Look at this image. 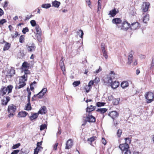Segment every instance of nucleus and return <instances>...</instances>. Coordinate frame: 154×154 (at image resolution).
<instances>
[{
	"instance_id": "6e6d98bb",
	"label": "nucleus",
	"mask_w": 154,
	"mask_h": 154,
	"mask_svg": "<svg viewBox=\"0 0 154 154\" xmlns=\"http://www.w3.org/2000/svg\"><path fill=\"white\" fill-rule=\"evenodd\" d=\"M61 133V130L60 127H59L58 128V131L57 133V136L60 135Z\"/></svg>"
},
{
	"instance_id": "774afa93",
	"label": "nucleus",
	"mask_w": 154,
	"mask_h": 154,
	"mask_svg": "<svg viewBox=\"0 0 154 154\" xmlns=\"http://www.w3.org/2000/svg\"><path fill=\"white\" fill-rule=\"evenodd\" d=\"M131 151L129 149L125 152L124 154H131Z\"/></svg>"
},
{
	"instance_id": "2eb2a0df",
	"label": "nucleus",
	"mask_w": 154,
	"mask_h": 154,
	"mask_svg": "<svg viewBox=\"0 0 154 154\" xmlns=\"http://www.w3.org/2000/svg\"><path fill=\"white\" fill-rule=\"evenodd\" d=\"M96 109V106H93L92 105L90 106L89 107H87L86 109V114H91V112L94 111Z\"/></svg>"
},
{
	"instance_id": "dca6fc26",
	"label": "nucleus",
	"mask_w": 154,
	"mask_h": 154,
	"mask_svg": "<svg viewBox=\"0 0 154 154\" xmlns=\"http://www.w3.org/2000/svg\"><path fill=\"white\" fill-rule=\"evenodd\" d=\"M15 73V70L13 69H10L7 72L6 76L7 77L11 78Z\"/></svg>"
},
{
	"instance_id": "20e7f679",
	"label": "nucleus",
	"mask_w": 154,
	"mask_h": 154,
	"mask_svg": "<svg viewBox=\"0 0 154 154\" xmlns=\"http://www.w3.org/2000/svg\"><path fill=\"white\" fill-rule=\"evenodd\" d=\"M47 89L46 88H43L42 90L38 94H35L32 98V100H35V98L37 97L38 99H42L43 97L45 94L46 93Z\"/></svg>"
},
{
	"instance_id": "423d86ee",
	"label": "nucleus",
	"mask_w": 154,
	"mask_h": 154,
	"mask_svg": "<svg viewBox=\"0 0 154 154\" xmlns=\"http://www.w3.org/2000/svg\"><path fill=\"white\" fill-rule=\"evenodd\" d=\"M150 6V4L148 2H144L142 5L141 9L142 11L146 12L148 11Z\"/></svg>"
},
{
	"instance_id": "6ab92c4d",
	"label": "nucleus",
	"mask_w": 154,
	"mask_h": 154,
	"mask_svg": "<svg viewBox=\"0 0 154 154\" xmlns=\"http://www.w3.org/2000/svg\"><path fill=\"white\" fill-rule=\"evenodd\" d=\"M30 66V64L27 62H24L22 65V68L23 70L28 69Z\"/></svg>"
},
{
	"instance_id": "c9c22d12",
	"label": "nucleus",
	"mask_w": 154,
	"mask_h": 154,
	"mask_svg": "<svg viewBox=\"0 0 154 154\" xmlns=\"http://www.w3.org/2000/svg\"><path fill=\"white\" fill-rule=\"evenodd\" d=\"M25 36L24 35H22L20 36L19 38V42L21 43H23L25 40Z\"/></svg>"
},
{
	"instance_id": "9b49d317",
	"label": "nucleus",
	"mask_w": 154,
	"mask_h": 154,
	"mask_svg": "<svg viewBox=\"0 0 154 154\" xmlns=\"http://www.w3.org/2000/svg\"><path fill=\"white\" fill-rule=\"evenodd\" d=\"M140 23L138 22H134L130 25V28L132 30H135L140 28Z\"/></svg>"
},
{
	"instance_id": "a19ab883",
	"label": "nucleus",
	"mask_w": 154,
	"mask_h": 154,
	"mask_svg": "<svg viewBox=\"0 0 154 154\" xmlns=\"http://www.w3.org/2000/svg\"><path fill=\"white\" fill-rule=\"evenodd\" d=\"M29 29L27 27H26L25 28H23L22 30V32L24 34H26L27 32H28L29 31Z\"/></svg>"
},
{
	"instance_id": "e2e57ef3",
	"label": "nucleus",
	"mask_w": 154,
	"mask_h": 154,
	"mask_svg": "<svg viewBox=\"0 0 154 154\" xmlns=\"http://www.w3.org/2000/svg\"><path fill=\"white\" fill-rule=\"evenodd\" d=\"M80 32L81 33V35L80 36V37L81 38H82L83 37V35H84L83 32L82 30L80 29V30H79V32H78V33H79Z\"/></svg>"
},
{
	"instance_id": "f03ea898",
	"label": "nucleus",
	"mask_w": 154,
	"mask_h": 154,
	"mask_svg": "<svg viewBox=\"0 0 154 154\" xmlns=\"http://www.w3.org/2000/svg\"><path fill=\"white\" fill-rule=\"evenodd\" d=\"M17 110V106L15 105L11 104L8 105L7 111L9 113L8 117L9 118L13 117L15 114Z\"/></svg>"
},
{
	"instance_id": "37998d69",
	"label": "nucleus",
	"mask_w": 154,
	"mask_h": 154,
	"mask_svg": "<svg viewBox=\"0 0 154 154\" xmlns=\"http://www.w3.org/2000/svg\"><path fill=\"white\" fill-rule=\"evenodd\" d=\"M47 127V125L45 124H43L41 125L40 126V130L42 131L44 130Z\"/></svg>"
},
{
	"instance_id": "4468645a",
	"label": "nucleus",
	"mask_w": 154,
	"mask_h": 154,
	"mask_svg": "<svg viewBox=\"0 0 154 154\" xmlns=\"http://www.w3.org/2000/svg\"><path fill=\"white\" fill-rule=\"evenodd\" d=\"M131 53H129V55L128 57V61L127 63L128 65H131V63L133 61V54H134V52L132 50H131Z\"/></svg>"
},
{
	"instance_id": "b1692460",
	"label": "nucleus",
	"mask_w": 154,
	"mask_h": 154,
	"mask_svg": "<svg viewBox=\"0 0 154 154\" xmlns=\"http://www.w3.org/2000/svg\"><path fill=\"white\" fill-rule=\"evenodd\" d=\"M119 85V83L118 82L114 81L111 83L110 85L112 88L115 89L118 87Z\"/></svg>"
},
{
	"instance_id": "2f4dec72",
	"label": "nucleus",
	"mask_w": 154,
	"mask_h": 154,
	"mask_svg": "<svg viewBox=\"0 0 154 154\" xmlns=\"http://www.w3.org/2000/svg\"><path fill=\"white\" fill-rule=\"evenodd\" d=\"M149 15L148 14H146L144 16L143 19V22L146 23H147V21L149 20Z\"/></svg>"
},
{
	"instance_id": "473e14b6",
	"label": "nucleus",
	"mask_w": 154,
	"mask_h": 154,
	"mask_svg": "<svg viewBox=\"0 0 154 154\" xmlns=\"http://www.w3.org/2000/svg\"><path fill=\"white\" fill-rule=\"evenodd\" d=\"M107 110V109L106 108H100L98 109L96 111L100 112L101 114H103Z\"/></svg>"
},
{
	"instance_id": "de8ad7c7",
	"label": "nucleus",
	"mask_w": 154,
	"mask_h": 154,
	"mask_svg": "<svg viewBox=\"0 0 154 154\" xmlns=\"http://www.w3.org/2000/svg\"><path fill=\"white\" fill-rule=\"evenodd\" d=\"M20 145V143H18L14 145L12 147V149H16L18 148Z\"/></svg>"
},
{
	"instance_id": "052dcab7",
	"label": "nucleus",
	"mask_w": 154,
	"mask_h": 154,
	"mask_svg": "<svg viewBox=\"0 0 154 154\" xmlns=\"http://www.w3.org/2000/svg\"><path fill=\"white\" fill-rule=\"evenodd\" d=\"M86 2L88 4V5L89 7H91V2L90 0H85Z\"/></svg>"
},
{
	"instance_id": "f3484780",
	"label": "nucleus",
	"mask_w": 154,
	"mask_h": 154,
	"mask_svg": "<svg viewBox=\"0 0 154 154\" xmlns=\"http://www.w3.org/2000/svg\"><path fill=\"white\" fill-rule=\"evenodd\" d=\"M108 115L114 120L118 117L119 114L116 111H114L109 112Z\"/></svg>"
},
{
	"instance_id": "f8f14e48",
	"label": "nucleus",
	"mask_w": 154,
	"mask_h": 154,
	"mask_svg": "<svg viewBox=\"0 0 154 154\" xmlns=\"http://www.w3.org/2000/svg\"><path fill=\"white\" fill-rule=\"evenodd\" d=\"M122 20L120 18H116L113 19L112 20V22L113 24H115L116 25V27L119 29L121 26H119V24H121Z\"/></svg>"
},
{
	"instance_id": "bf43d9fd",
	"label": "nucleus",
	"mask_w": 154,
	"mask_h": 154,
	"mask_svg": "<svg viewBox=\"0 0 154 154\" xmlns=\"http://www.w3.org/2000/svg\"><path fill=\"white\" fill-rule=\"evenodd\" d=\"M19 151L20 150H14L11 154H17Z\"/></svg>"
},
{
	"instance_id": "8fccbe9b",
	"label": "nucleus",
	"mask_w": 154,
	"mask_h": 154,
	"mask_svg": "<svg viewBox=\"0 0 154 154\" xmlns=\"http://www.w3.org/2000/svg\"><path fill=\"white\" fill-rule=\"evenodd\" d=\"M102 143L105 145L107 143V141L104 137H102Z\"/></svg>"
},
{
	"instance_id": "0eeeda50",
	"label": "nucleus",
	"mask_w": 154,
	"mask_h": 154,
	"mask_svg": "<svg viewBox=\"0 0 154 154\" xmlns=\"http://www.w3.org/2000/svg\"><path fill=\"white\" fill-rule=\"evenodd\" d=\"M91 114H86V122L90 123H94L96 121V118L95 117L91 115Z\"/></svg>"
},
{
	"instance_id": "f257e3e1",
	"label": "nucleus",
	"mask_w": 154,
	"mask_h": 154,
	"mask_svg": "<svg viewBox=\"0 0 154 154\" xmlns=\"http://www.w3.org/2000/svg\"><path fill=\"white\" fill-rule=\"evenodd\" d=\"M13 88V86L11 85H8L7 87L5 86L2 87L0 90V95L2 96H3L6 94L8 91V94L11 93L12 92V90Z\"/></svg>"
},
{
	"instance_id": "e433bc0d",
	"label": "nucleus",
	"mask_w": 154,
	"mask_h": 154,
	"mask_svg": "<svg viewBox=\"0 0 154 154\" xmlns=\"http://www.w3.org/2000/svg\"><path fill=\"white\" fill-rule=\"evenodd\" d=\"M51 6L50 4H43L42 5V7L45 8H50Z\"/></svg>"
},
{
	"instance_id": "864d4df0",
	"label": "nucleus",
	"mask_w": 154,
	"mask_h": 154,
	"mask_svg": "<svg viewBox=\"0 0 154 154\" xmlns=\"http://www.w3.org/2000/svg\"><path fill=\"white\" fill-rule=\"evenodd\" d=\"M26 80H24V79H21L20 78L19 79V83H26L25 82L26 81Z\"/></svg>"
},
{
	"instance_id": "338daca9",
	"label": "nucleus",
	"mask_w": 154,
	"mask_h": 154,
	"mask_svg": "<svg viewBox=\"0 0 154 154\" xmlns=\"http://www.w3.org/2000/svg\"><path fill=\"white\" fill-rule=\"evenodd\" d=\"M32 16L33 15H31L30 16L27 15V16L26 17L25 20H28L29 19L31 18Z\"/></svg>"
},
{
	"instance_id": "a18cd8bd",
	"label": "nucleus",
	"mask_w": 154,
	"mask_h": 154,
	"mask_svg": "<svg viewBox=\"0 0 154 154\" xmlns=\"http://www.w3.org/2000/svg\"><path fill=\"white\" fill-rule=\"evenodd\" d=\"M26 85V83H24L23 84H19L18 86H16V88H17L18 89H20L23 88Z\"/></svg>"
},
{
	"instance_id": "4d7b16f0",
	"label": "nucleus",
	"mask_w": 154,
	"mask_h": 154,
	"mask_svg": "<svg viewBox=\"0 0 154 154\" xmlns=\"http://www.w3.org/2000/svg\"><path fill=\"white\" fill-rule=\"evenodd\" d=\"M101 48L102 50H105V45L103 43H102L101 44Z\"/></svg>"
},
{
	"instance_id": "a211bd4d",
	"label": "nucleus",
	"mask_w": 154,
	"mask_h": 154,
	"mask_svg": "<svg viewBox=\"0 0 154 154\" xmlns=\"http://www.w3.org/2000/svg\"><path fill=\"white\" fill-rule=\"evenodd\" d=\"M4 43H6L4 46V47L3 50L5 51L8 50L11 47V44L9 43L6 42L4 40H3V42H1V43L3 44Z\"/></svg>"
},
{
	"instance_id": "a878e982",
	"label": "nucleus",
	"mask_w": 154,
	"mask_h": 154,
	"mask_svg": "<svg viewBox=\"0 0 154 154\" xmlns=\"http://www.w3.org/2000/svg\"><path fill=\"white\" fill-rule=\"evenodd\" d=\"M6 98V100L4 99H2V105H7L8 102L10 101V98L9 96H6L5 97Z\"/></svg>"
},
{
	"instance_id": "4c0bfd02",
	"label": "nucleus",
	"mask_w": 154,
	"mask_h": 154,
	"mask_svg": "<svg viewBox=\"0 0 154 154\" xmlns=\"http://www.w3.org/2000/svg\"><path fill=\"white\" fill-rule=\"evenodd\" d=\"M91 89V88L88 85H86L84 88V89L85 90L87 93H88L90 91Z\"/></svg>"
},
{
	"instance_id": "1a4fd4ad",
	"label": "nucleus",
	"mask_w": 154,
	"mask_h": 154,
	"mask_svg": "<svg viewBox=\"0 0 154 154\" xmlns=\"http://www.w3.org/2000/svg\"><path fill=\"white\" fill-rule=\"evenodd\" d=\"M27 51L29 52H32L35 51L36 47L35 44L32 42L26 45Z\"/></svg>"
},
{
	"instance_id": "c85d7f7f",
	"label": "nucleus",
	"mask_w": 154,
	"mask_h": 154,
	"mask_svg": "<svg viewBox=\"0 0 154 154\" xmlns=\"http://www.w3.org/2000/svg\"><path fill=\"white\" fill-rule=\"evenodd\" d=\"M36 31L37 34H38L39 36H41L42 34V30L39 27V25H36L35 27Z\"/></svg>"
},
{
	"instance_id": "5fc2aeb1",
	"label": "nucleus",
	"mask_w": 154,
	"mask_h": 154,
	"mask_svg": "<svg viewBox=\"0 0 154 154\" xmlns=\"http://www.w3.org/2000/svg\"><path fill=\"white\" fill-rule=\"evenodd\" d=\"M7 22V21L5 19H2L1 20H0V24L1 25H3L5 23Z\"/></svg>"
},
{
	"instance_id": "7c9ffc66",
	"label": "nucleus",
	"mask_w": 154,
	"mask_h": 154,
	"mask_svg": "<svg viewBox=\"0 0 154 154\" xmlns=\"http://www.w3.org/2000/svg\"><path fill=\"white\" fill-rule=\"evenodd\" d=\"M43 149V148L42 146L41 147H37L36 146V148L34 149V152L36 154H38V152L40 151H41Z\"/></svg>"
},
{
	"instance_id": "4be33fe9",
	"label": "nucleus",
	"mask_w": 154,
	"mask_h": 154,
	"mask_svg": "<svg viewBox=\"0 0 154 154\" xmlns=\"http://www.w3.org/2000/svg\"><path fill=\"white\" fill-rule=\"evenodd\" d=\"M63 57H62L61 60L60 62V67L61 69L63 72V74H64V72L65 71V67L63 61Z\"/></svg>"
},
{
	"instance_id": "c756f323",
	"label": "nucleus",
	"mask_w": 154,
	"mask_h": 154,
	"mask_svg": "<svg viewBox=\"0 0 154 154\" xmlns=\"http://www.w3.org/2000/svg\"><path fill=\"white\" fill-rule=\"evenodd\" d=\"M121 85L123 88H125L128 86L129 84L128 82L124 81L121 83Z\"/></svg>"
},
{
	"instance_id": "ea45409f",
	"label": "nucleus",
	"mask_w": 154,
	"mask_h": 154,
	"mask_svg": "<svg viewBox=\"0 0 154 154\" xmlns=\"http://www.w3.org/2000/svg\"><path fill=\"white\" fill-rule=\"evenodd\" d=\"M81 83L80 81H75L73 83V85L75 87H76L79 85Z\"/></svg>"
},
{
	"instance_id": "aec40b11",
	"label": "nucleus",
	"mask_w": 154,
	"mask_h": 154,
	"mask_svg": "<svg viewBox=\"0 0 154 154\" xmlns=\"http://www.w3.org/2000/svg\"><path fill=\"white\" fill-rule=\"evenodd\" d=\"M28 115V113L24 111H22L19 112L17 115L18 117H25Z\"/></svg>"
},
{
	"instance_id": "5701e85b",
	"label": "nucleus",
	"mask_w": 154,
	"mask_h": 154,
	"mask_svg": "<svg viewBox=\"0 0 154 154\" xmlns=\"http://www.w3.org/2000/svg\"><path fill=\"white\" fill-rule=\"evenodd\" d=\"M37 85V82L35 81H34L33 82L31 83L30 85V88H29L30 90L34 92L35 88L36 87Z\"/></svg>"
},
{
	"instance_id": "7ed1b4c3",
	"label": "nucleus",
	"mask_w": 154,
	"mask_h": 154,
	"mask_svg": "<svg viewBox=\"0 0 154 154\" xmlns=\"http://www.w3.org/2000/svg\"><path fill=\"white\" fill-rule=\"evenodd\" d=\"M26 91L28 93V103L25 106L24 108V109L26 110L29 111L31 110L32 109V107L31 106V105L30 103V96L31 95V92L30 91V89L29 88V87L27 88Z\"/></svg>"
},
{
	"instance_id": "412c9836",
	"label": "nucleus",
	"mask_w": 154,
	"mask_h": 154,
	"mask_svg": "<svg viewBox=\"0 0 154 154\" xmlns=\"http://www.w3.org/2000/svg\"><path fill=\"white\" fill-rule=\"evenodd\" d=\"M38 113H32L31 116H29V118L31 121H33L36 119L38 117Z\"/></svg>"
},
{
	"instance_id": "c03bdc74",
	"label": "nucleus",
	"mask_w": 154,
	"mask_h": 154,
	"mask_svg": "<svg viewBox=\"0 0 154 154\" xmlns=\"http://www.w3.org/2000/svg\"><path fill=\"white\" fill-rule=\"evenodd\" d=\"M122 131L121 129H119L117 133V135L118 137H120L121 135L122 134Z\"/></svg>"
},
{
	"instance_id": "603ef678",
	"label": "nucleus",
	"mask_w": 154,
	"mask_h": 154,
	"mask_svg": "<svg viewBox=\"0 0 154 154\" xmlns=\"http://www.w3.org/2000/svg\"><path fill=\"white\" fill-rule=\"evenodd\" d=\"M23 71H24V74H30V71L29 70H28V69H26L23 70Z\"/></svg>"
},
{
	"instance_id": "79ce46f5",
	"label": "nucleus",
	"mask_w": 154,
	"mask_h": 154,
	"mask_svg": "<svg viewBox=\"0 0 154 154\" xmlns=\"http://www.w3.org/2000/svg\"><path fill=\"white\" fill-rule=\"evenodd\" d=\"M154 67V56L153 57L152 61L151 64L150 69H153Z\"/></svg>"
},
{
	"instance_id": "f704fd0d",
	"label": "nucleus",
	"mask_w": 154,
	"mask_h": 154,
	"mask_svg": "<svg viewBox=\"0 0 154 154\" xmlns=\"http://www.w3.org/2000/svg\"><path fill=\"white\" fill-rule=\"evenodd\" d=\"M96 138V137H92L89 138H88L87 140L89 142V143L91 144L92 142L95 140V138Z\"/></svg>"
},
{
	"instance_id": "58836bf2",
	"label": "nucleus",
	"mask_w": 154,
	"mask_h": 154,
	"mask_svg": "<svg viewBox=\"0 0 154 154\" xmlns=\"http://www.w3.org/2000/svg\"><path fill=\"white\" fill-rule=\"evenodd\" d=\"M106 103L104 102H97L96 103V105L98 107L103 106Z\"/></svg>"
},
{
	"instance_id": "680f3d73",
	"label": "nucleus",
	"mask_w": 154,
	"mask_h": 154,
	"mask_svg": "<svg viewBox=\"0 0 154 154\" xmlns=\"http://www.w3.org/2000/svg\"><path fill=\"white\" fill-rule=\"evenodd\" d=\"M93 81L94 82V83L97 84L100 81L99 79L98 78L96 77Z\"/></svg>"
},
{
	"instance_id": "69168bd1",
	"label": "nucleus",
	"mask_w": 154,
	"mask_h": 154,
	"mask_svg": "<svg viewBox=\"0 0 154 154\" xmlns=\"http://www.w3.org/2000/svg\"><path fill=\"white\" fill-rule=\"evenodd\" d=\"M100 1V0H98V11H99V9H100L101 8V3H100V2H99Z\"/></svg>"
},
{
	"instance_id": "6e6552de",
	"label": "nucleus",
	"mask_w": 154,
	"mask_h": 154,
	"mask_svg": "<svg viewBox=\"0 0 154 154\" xmlns=\"http://www.w3.org/2000/svg\"><path fill=\"white\" fill-rule=\"evenodd\" d=\"M130 28V24L126 21H124L122 23V25L120 28L121 30L127 31Z\"/></svg>"
},
{
	"instance_id": "cd10ccee",
	"label": "nucleus",
	"mask_w": 154,
	"mask_h": 154,
	"mask_svg": "<svg viewBox=\"0 0 154 154\" xmlns=\"http://www.w3.org/2000/svg\"><path fill=\"white\" fill-rule=\"evenodd\" d=\"M46 107L45 106H43L39 110L38 113V114H45L46 112Z\"/></svg>"
},
{
	"instance_id": "49530a36",
	"label": "nucleus",
	"mask_w": 154,
	"mask_h": 154,
	"mask_svg": "<svg viewBox=\"0 0 154 154\" xmlns=\"http://www.w3.org/2000/svg\"><path fill=\"white\" fill-rule=\"evenodd\" d=\"M125 143H130L131 142V139L129 137H126L125 139Z\"/></svg>"
},
{
	"instance_id": "3c124183",
	"label": "nucleus",
	"mask_w": 154,
	"mask_h": 154,
	"mask_svg": "<svg viewBox=\"0 0 154 154\" xmlns=\"http://www.w3.org/2000/svg\"><path fill=\"white\" fill-rule=\"evenodd\" d=\"M94 82L93 80H91L89 82L88 85L92 88V85L94 84Z\"/></svg>"
},
{
	"instance_id": "ddd939ff",
	"label": "nucleus",
	"mask_w": 154,
	"mask_h": 154,
	"mask_svg": "<svg viewBox=\"0 0 154 154\" xmlns=\"http://www.w3.org/2000/svg\"><path fill=\"white\" fill-rule=\"evenodd\" d=\"M73 145V141L71 139H69L66 142V143L65 149H69L71 148Z\"/></svg>"
},
{
	"instance_id": "39448f33",
	"label": "nucleus",
	"mask_w": 154,
	"mask_h": 154,
	"mask_svg": "<svg viewBox=\"0 0 154 154\" xmlns=\"http://www.w3.org/2000/svg\"><path fill=\"white\" fill-rule=\"evenodd\" d=\"M146 98L147 100V103H149L154 100V93L151 92H148L145 94Z\"/></svg>"
},
{
	"instance_id": "0e129e2a",
	"label": "nucleus",
	"mask_w": 154,
	"mask_h": 154,
	"mask_svg": "<svg viewBox=\"0 0 154 154\" xmlns=\"http://www.w3.org/2000/svg\"><path fill=\"white\" fill-rule=\"evenodd\" d=\"M58 143H56L53 146V149L54 150H56L57 149V148L58 146Z\"/></svg>"
},
{
	"instance_id": "9d476101",
	"label": "nucleus",
	"mask_w": 154,
	"mask_h": 154,
	"mask_svg": "<svg viewBox=\"0 0 154 154\" xmlns=\"http://www.w3.org/2000/svg\"><path fill=\"white\" fill-rule=\"evenodd\" d=\"M119 147L122 152H124L129 149L128 144L126 143L120 144Z\"/></svg>"
},
{
	"instance_id": "72a5a7b5",
	"label": "nucleus",
	"mask_w": 154,
	"mask_h": 154,
	"mask_svg": "<svg viewBox=\"0 0 154 154\" xmlns=\"http://www.w3.org/2000/svg\"><path fill=\"white\" fill-rule=\"evenodd\" d=\"M52 4L53 6L56 8H58L60 5V2L56 1H55L52 2Z\"/></svg>"
},
{
	"instance_id": "393cba45",
	"label": "nucleus",
	"mask_w": 154,
	"mask_h": 154,
	"mask_svg": "<svg viewBox=\"0 0 154 154\" xmlns=\"http://www.w3.org/2000/svg\"><path fill=\"white\" fill-rule=\"evenodd\" d=\"M117 13V12L116 11V9L114 8L113 10L109 11L108 15H110V17H113L115 16Z\"/></svg>"
},
{
	"instance_id": "09e8293b",
	"label": "nucleus",
	"mask_w": 154,
	"mask_h": 154,
	"mask_svg": "<svg viewBox=\"0 0 154 154\" xmlns=\"http://www.w3.org/2000/svg\"><path fill=\"white\" fill-rule=\"evenodd\" d=\"M30 22L32 26H34L36 25V22L34 20H31Z\"/></svg>"
},
{
	"instance_id": "13d9d810",
	"label": "nucleus",
	"mask_w": 154,
	"mask_h": 154,
	"mask_svg": "<svg viewBox=\"0 0 154 154\" xmlns=\"http://www.w3.org/2000/svg\"><path fill=\"white\" fill-rule=\"evenodd\" d=\"M18 35H19V34H18V32L17 31H15L14 35L12 36V38H16Z\"/></svg>"
},
{
	"instance_id": "bb28decb",
	"label": "nucleus",
	"mask_w": 154,
	"mask_h": 154,
	"mask_svg": "<svg viewBox=\"0 0 154 154\" xmlns=\"http://www.w3.org/2000/svg\"><path fill=\"white\" fill-rule=\"evenodd\" d=\"M105 82L109 84L110 85L112 82V77L110 76H108L105 79Z\"/></svg>"
}]
</instances>
